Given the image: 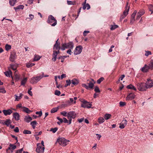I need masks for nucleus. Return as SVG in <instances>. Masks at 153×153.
Masks as SVG:
<instances>
[{
    "instance_id": "nucleus-18",
    "label": "nucleus",
    "mask_w": 153,
    "mask_h": 153,
    "mask_svg": "<svg viewBox=\"0 0 153 153\" xmlns=\"http://www.w3.org/2000/svg\"><path fill=\"white\" fill-rule=\"evenodd\" d=\"M13 117L15 120H18L19 119V114L17 112H16L13 114Z\"/></svg>"
},
{
    "instance_id": "nucleus-60",
    "label": "nucleus",
    "mask_w": 153,
    "mask_h": 153,
    "mask_svg": "<svg viewBox=\"0 0 153 153\" xmlns=\"http://www.w3.org/2000/svg\"><path fill=\"white\" fill-rule=\"evenodd\" d=\"M89 33V31H86V30H85L84 31L83 33V35L84 36H85L87 35V33Z\"/></svg>"
},
{
    "instance_id": "nucleus-20",
    "label": "nucleus",
    "mask_w": 153,
    "mask_h": 153,
    "mask_svg": "<svg viewBox=\"0 0 153 153\" xmlns=\"http://www.w3.org/2000/svg\"><path fill=\"white\" fill-rule=\"evenodd\" d=\"M22 108H23V111L29 114L32 111L26 107H22Z\"/></svg>"
},
{
    "instance_id": "nucleus-11",
    "label": "nucleus",
    "mask_w": 153,
    "mask_h": 153,
    "mask_svg": "<svg viewBox=\"0 0 153 153\" xmlns=\"http://www.w3.org/2000/svg\"><path fill=\"white\" fill-rule=\"evenodd\" d=\"M137 13V11L135 10L131 14L130 22L131 24H132L134 23L135 20V17Z\"/></svg>"
},
{
    "instance_id": "nucleus-39",
    "label": "nucleus",
    "mask_w": 153,
    "mask_h": 153,
    "mask_svg": "<svg viewBox=\"0 0 153 153\" xmlns=\"http://www.w3.org/2000/svg\"><path fill=\"white\" fill-rule=\"evenodd\" d=\"M5 48L6 51H8L11 48V46L7 44L5 45Z\"/></svg>"
},
{
    "instance_id": "nucleus-51",
    "label": "nucleus",
    "mask_w": 153,
    "mask_h": 153,
    "mask_svg": "<svg viewBox=\"0 0 153 153\" xmlns=\"http://www.w3.org/2000/svg\"><path fill=\"white\" fill-rule=\"evenodd\" d=\"M10 68L13 70L14 71H15L16 69V67L14 65H13V64H10Z\"/></svg>"
},
{
    "instance_id": "nucleus-62",
    "label": "nucleus",
    "mask_w": 153,
    "mask_h": 153,
    "mask_svg": "<svg viewBox=\"0 0 153 153\" xmlns=\"http://www.w3.org/2000/svg\"><path fill=\"white\" fill-rule=\"evenodd\" d=\"M82 87L85 88L86 89H88L89 88V87L87 85H86L85 84H83L82 85Z\"/></svg>"
},
{
    "instance_id": "nucleus-33",
    "label": "nucleus",
    "mask_w": 153,
    "mask_h": 153,
    "mask_svg": "<svg viewBox=\"0 0 153 153\" xmlns=\"http://www.w3.org/2000/svg\"><path fill=\"white\" fill-rule=\"evenodd\" d=\"M151 70H153V60L152 59L149 64Z\"/></svg>"
},
{
    "instance_id": "nucleus-26",
    "label": "nucleus",
    "mask_w": 153,
    "mask_h": 153,
    "mask_svg": "<svg viewBox=\"0 0 153 153\" xmlns=\"http://www.w3.org/2000/svg\"><path fill=\"white\" fill-rule=\"evenodd\" d=\"M129 10V6L128 8H126V9L123 12V14L125 15V16H127L128 14V12Z\"/></svg>"
},
{
    "instance_id": "nucleus-57",
    "label": "nucleus",
    "mask_w": 153,
    "mask_h": 153,
    "mask_svg": "<svg viewBox=\"0 0 153 153\" xmlns=\"http://www.w3.org/2000/svg\"><path fill=\"white\" fill-rule=\"evenodd\" d=\"M58 59L61 60V62H63L64 59L63 57L62 56H60L59 57L57 58Z\"/></svg>"
},
{
    "instance_id": "nucleus-30",
    "label": "nucleus",
    "mask_w": 153,
    "mask_h": 153,
    "mask_svg": "<svg viewBox=\"0 0 153 153\" xmlns=\"http://www.w3.org/2000/svg\"><path fill=\"white\" fill-rule=\"evenodd\" d=\"M16 0H10L9 3L11 6H13L16 2Z\"/></svg>"
},
{
    "instance_id": "nucleus-27",
    "label": "nucleus",
    "mask_w": 153,
    "mask_h": 153,
    "mask_svg": "<svg viewBox=\"0 0 153 153\" xmlns=\"http://www.w3.org/2000/svg\"><path fill=\"white\" fill-rule=\"evenodd\" d=\"M71 83L74 85H77L79 83L78 81L76 79H74L71 80Z\"/></svg>"
},
{
    "instance_id": "nucleus-25",
    "label": "nucleus",
    "mask_w": 153,
    "mask_h": 153,
    "mask_svg": "<svg viewBox=\"0 0 153 153\" xmlns=\"http://www.w3.org/2000/svg\"><path fill=\"white\" fill-rule=\"evenodd\" d=\"M111 117V114H105L104 117L105 120H108Z\"/></svg>"
},
{
    "instance_id": "nucleus-32",
    "label": "nucleus",
    "mask_w": 153,
    "mask_h": 153,
    "mask_svg": "<svg viewBox=\"0 0 153 153\" xmlns=\"http://www.w3.org/2000/svg\"><path fill=\"white\" fill-rule=\"evenodd\" d=\"M94 83L89 82L88 83V87H89V88H90L91 89L93 88V87L94 86Z\"/></svg>"
},
{
    "instance_id": "nucleus-47",
    "label": "nucleus",
    "mask_w": 153,
    "mask_h": 153,
    "mask_svg": "<svg viewBox=\"0 0 153 153\" xmlns=\"http://www.w3.org/2000/svg\"><path fill=\"white\" fill-rule=\"evenodd\" d=\"M145 52H146V53H145V55L146 56H148L149 55H151L152 54L151 51H146Z\"/></svg>"
},
{
    "instance_id": "nucleus-35",
    "label": "nucleus",
    "mask_w": 153,
    "mask_h": 153,
    "mask_svg": "<svg viewBox=\"0 0 153 153\" xmlns=\"http://www.w3.org/2000/svg\"><path fill=\"white\" fill-rule=\"evenodd\" d=\"M40 58V57L39 56L35 55L34 56V60L35 61H37L39 60Z\"/></svg>"
},
{
    "instance_id": "nucleus-40",
    "label": "nucleus",
    "mask_w": 153,
    "mask_h": 153,
    "mask_svg": "<svg viewBox=\"0 0 153 153\" xmlns=\"http://www.w3.org/2000/svg\"><path fill=\"white\" fill-rule=\"evenodd\" d=\"M104 78L103 77H100L99 79L97 81V82L98 84H100L102 81L104 80Z\"/></svg>"
},
{
    "instance_id": "nucleus-45",
    "label": "nucleus",
    "mask_w": 153,
    "mask_h": 153,
    "mask_svg": "<svg viewBox=\"0 0 153 153\" xmlns=\"http://www.w3.org/2000/svg\"><path fill=\"white\" fill-rule=\"evenodd\" d=\"M35 64L34 63H28L27 64L26 66L27 68H30L32 67Z\"/></svg>"
},
{
    "instance_id": "nucleus-55",
    "label": "nucleus",
    "mask_w": 153,
    "mask_h": 153,
    "mask_svg": "<svg viewBox=\"0 0 153 153\" xmlns=\"http://www.w3.org/2000/svg\"><path fill=\"white\" fill-rule=\"evenodd\" d=\"M6 92L5 90L2 88H0V93H5Z\"/></svg>"
},
{
    "instance_id": "nucleus-61",
    "label": "nucleus",
    "mask_w": 153,
    "mask_h": 153,
    "mask_svg": "<svg viewBox=\"0 0 153 153\" xmlns=\"http://www.w3.org/2000/svg\"><path fill=\"white\" fill-rule=\"evenodd\" d=\"M36 114H39V117H41L42 114V113L41 111H37L36 112Z\"/></svg>"
},
{
    "instance_id": "nucleus-36",
    "label": "nucleus",
    "mask_w": 153,
    "mask_h": 153,
    "mask_svg": "<svg viewBox=\"0 0 153 153\" xmlns=\"http://www.w3.org/2000/svg\"><path fill=\"white\" fill-rule=\"evenodd\" d=\"M111 27L110 28V29L111 30H113L114 29H115L117 28L118 27V26L117 25H111Z\"/></svg>"
},
{
    "instance_id": "nucleus-6",
    "label": "nucleus",
    "mask_w": 153,
    "mask_h": 153,
    "mask_svg": "<svg viewBox=\"0 0 153 153\" xmlns=\"http://www.w3.org/2000/svg\"><path fill=\"white\" fill-rule=\"evenodd\" d=\"M82 103L81 104V106L84 108H91L92 104H89V102L85 100H83L82 101H81Z\"/></svg>"
},
{
    "instance_id": "nucleus-5",
    "label": "nucleus",
    "mask_w": 153,
    "mask_h": 153,
    "mask_svg": "<svg viewBox=\"0 0 153 153\" xmlns=\"http://www.w3.org/2000/svg\"><path fill=\"white\" fill-rule=\"evenodd\" d=\"M43 76H39L36 77H34L31 78L30 80V82L32 84L36 83L41 79L43 77Z\"/></svg>"
},
{
    "instance_id": "nucleus-46",
    "label": "nucleus",
    "mask_w": 153,
    "mask_h": 153,
    "mask_svg": "<svg viewBox=\"0 0 153 153\" xmlns=\"http://www.w3.org/2000/svg\"><path fill=\"white\" fill-rule=\"evenodd\" d=\"M67 4L68 5H74L75 2L71 1H67Z\"/></svg>"
},
{
    "instance_id": "nucleus-56",
    "label": "nucleus",
    "mask_w": 153,
    "mask_h": 153,
    "mask_svg": "<svg viewBox=\"0 0 153 153\" xmlns=\"http://www.w3.org/2000/svg\"><path fill=\"white\" fill-rule=\"evenodd\" d=\"M120 106H123L126 104V103L125 102H120Z\"/></svg>"
},
{
    "instance_id": "nucleus-53",
    "label": "nucleus",
    "mask_w": 153,
    "mask_h": 153,
    "mask_svg": "<svg viewBox=\"0 0 153 153\" xmlns=\"http://www.w3.org/2000/svg\"><path fill=\"white\" fill-rule=\"evenodd\" d=\"M120 125L119 128L121 129L124 128L126 126L125 125L122 124L121 123L120 124Z\"/></svg>"
},
{
    "instance_id": "nucleus-13",
    "label": "nucleus",
    "mask_w": 153,
    "mask_h": 153,
    "mask_svg": "<svg viewBox=\"0 0 153 153\" xmlns=\"http://www.w3.org/2000/svg\"><path fill=\"white\" fill-rule=\"evenodd\" d=\"M144 13L145 12L144 10H140L137 13L136 17V20H138L140 18L141 16L143 15Z\"/></svg>"
},
{
    "instance_id": "nucleus-16",
    "label": "nucleus",
    "mask_w": 153,
    "mask_h": 153,
    "mask_svg": "<svg viewBox=\"0 0 153 153\" xmlns=\"http://www.w3.org/2000/svg\"><path fill=\"white\" fill-rule=\"evenodd\" d=\"M16 58V54L14 53H11L9 59L10 60L11 62H14Z\"/></svg>"
},
{
    "instance_id": "nucleus-12",
    "label": "nucleus",
    "mask_w": 153,
    "mask_h": 153,
    "mask_svg": "<svg viewBox=\"0 0 153 153\" xmlns=\"http://www.w3.org/2000/svg\"><path fill=\"white\" fill-rule=\"evenodd\" d=\"M135 97V95L132 93L129 94L126 98V100H131L134 99Z\"/></svg>"
},
{
    "instance_id": "nucleus-14",
    "label": "nucleus",
    "mask_w": 153,
    "mask_h": 153,
    "mask_svg": "<svg viewBox=\"0 0 153 153\" xmlns=\"http://www.w3.org/2000/svg\"><path fill=\"white\" fill-rule=\"evenodd\" d=\"M58 39L56 41L55 44L54 45L53 49L59 51L60 48V43L58 42Z\"/></svg>"
},
{
    "instance_id": "nucleus-64",
    "label": "nucleus",
    "mask_w": 153,
    "mask_h": 153,
    "mask_svg": "<svg viewBox=\"0 0 153 153\" xmlns=\"http://www.w3.org/2000/svg\"><path fill=\"white\" fill-rule=\"evenodd\" d=\"M63 122L65 123H68V120L66 119V118L65 117H64L63 118Z\"/></svg>"
},
{
    "instance_id": "nucleus-43",
    "label": "nucleus",
    "mask_w": 153,
    "mask_h": 153,
    "mask_svg": "<svg viewBox=\"0 0 153 153\" xmlns=\"http://www.w3.org/2000/svg\"><path fill=\"white\" fill-rule=\"evenodd\" d=\"M58 130V128L56 127L54 128H51L50 131H52L53 133H55Z\"/></svg>"
},
{
    "instance_id": "nucleus-49",
    "label": "nucleus",
    "mask_w": 153,
    "mask_h": 153,
    "mask_svg": "<svg viewBox=\"0 0 153 153\" xmlns=\"http://www.w3.org/2000/svg\"><path fill=\"white\" fill-rule=\"evenodd\" d=\"M94 91L96 92L99 93L100 92L99 87L97 86H96L94 89Z\"/></svg>"
},
{
    "instance_id": "nucleus-54",
    "label": "nucleus",
    "mask_w": 153,
    "mask_h": 153,
    "mask_svg": "<svg viewBox=\"0 0 153 153\" xmlns=\"http://www.w3.org/2000/svg\"><path fill=\"white\" fill-rule=\"evenodd\" d=\"M60 92L58 90H56L55 92V94L57 96H59L60 94Z\"/></svg>"
},
{
    "instance_id": "nucleus-8",
    "label": "nucleus",
    "mask_w": 153,
    "mask_h": 153,
    "mask_svg": "<svg viewBox=\"0 0 153 153\" xmlns=\"http://www.w3.org/2000/svg\"><path fill=\"white\" fill-rule=\"evenodd\" d=\"M76 114L74 111H70L67 114L68 118L74 119L76 117Z\"/></svg>"
},
{
    "instance_id": "nucleus-21",
    "label": "nucleus",
    "mask_w": 153,
    "mask_h": 153,
    "mask_svg": "<svg viewBox=\"0 0 153 153\" xmlns=\"http://www.w3.org/2000/svg\"><path fill=\"white\" fill-rule=\"evenodd\" d=\"M4 73L5 75L8 77H10V75L11 77L13 78L12 76V73L10 70H9L8 71L5 72Z\"/></svg>"
},
{
    "instance_id": "nucleus-44",
    "label": "nucleus",
    "mask_w": 153,
    "mask_h": 153,
    "mask_svg": "<svg viewBox=\"0 0 153 153\" xmlns=\"http://www.w3.org/2000/svg\"><path fill=\"white\" fill-rule=\"evenodd\" d=\"M149 10L151 12V14L153 13V6L152 4H150L149 6Z\"/></svg>"
},
{
    "instance_id": "nucleus-41",
    "label": "nucleus",
    "mask_w": 153,
    "mask_h": 153,
    "mask_svg": "<svg viewBox=\"0 0 153 153\" xmlns=\"http://www.w3.org/2000/svg\"><path fill=\"white\" fill-rule=\"evenodd\" d=\"M58 109L57 108H53L51 110V113H54L56 112Z\"/></svg>"
},
{
    "instance_id": "nucleus-23",
    "label": "nucleus",
    "mask_w": 153,
    "mask_h": 153,
    "mask_svg": "<svg viewBox=\"0 0 153 153\" xmlns=\"http://www.w3.org/2000/svg\"><path fill=\"white\" fill-rule=\"evenodd\" d=\"M24 8V6L22 5H19L16 7H14V9L16 11L18 10L23 9Z\"/></svg>"
},
{
    "instance_id": "nucleus-50",
    "label": "nucleus",
    "mask_w": 153,
    "mask_h": 153,
    "mask_svg": "<svg viewBox=\"0 0 153 153\" xmlns=\"http://www.w3.org/2000/svg\"><path fill=\"white\" fill-rule=\"evenodd\" d=\"M10 148L11 147H12V148H11V149H12L13 150L15 149L16 147V146L14 145L13 144H10Z\"/></svg>"
},
{
    "instance_id": "nucleus-3",
    "label": "nucleus",
    "mask_w": 153,
    "mask_h": 153,
    "mask_svg": "<svg viewBox=\"0 0 153 153\" xmlns=\"http://www.w3.org/2000/svg\"><path fill=\"white\" fill-rule=\"evenodd\" d=\"M47 22L51 24L53 22V23L51 24V26H54L57 24V21L54 17L51 15H49L48 16Z\"/></svg>"
},
{
    "instance_id": "nucleus-52",
    "label": "nucleus",
    "mask_w": 153,
    "mask_h": 153,
    "mask_svg": "<svg viewBox=\"0 0 153 153\" xmlns=\"http://www.w3.org/2000/svg\"><path fill=\"white\" fill-rule=\"evenodd\" d=\"M121 123L126 126L127 125V121L126 120H122Z\"/></svg>"
},
{
    "instance_id": "nucleus-59",
    "label": "nucleus",
    "mask_w": 153,
    "mask_h": 153,
    "mask_svg": "<svg viewBox=\"0 0 153 153\" xmlns=\"http://www.w3.org/2000/svg\"><path fill=\"white\" fill-rule=\"evenodd\" d=\"M23 148L17 150L16 153H22L23 151Z\"/></svg>"
},
{
    "instance_id": "nucleus-19",
    "label": "nucleus",
    "mask_w": 153,
    "mask_h": 153,
    "mask_svg": "<svg viewBox=\"0 0 153 153\" xmlns=\"http://www.w3.org/2000/svg\"><path fill=\"white\" fill-rule=\"evenodd\" d=\"M24 120L26 122L29 123L30 121L32 120V119L31 117L28 115L25 117Z\"/></svg>"
},
{
    "instance_id": "nucleus-1",
    "label": "nucleus",
    "mask_w": 153,
    "mask_h": 153,
    "mask_svg": "<svg viewBox=\"0 0 153 153\" xmlns=\"http://www.w3.org/2000/svg\"><path fill=\"white\" fill-rule=\"evenodd\" d=\"M57 141L60 145L63 146H65L68 144L69 141L64 137H61L58 139L57 140Z\"/></svg>"
},
{
    "instance_id": "nucleus-10",
    "label": "nucleus",
    "mask_w": 153,
    "mask_h": 153,
    "mask_svg": "<svg viewBox=\"0 0 153 153\" xmlns=\"http://www.w3.org/2000/svg\"><path fill=\"white\" fill-rule=\"evenodd\" d=\"M147 81V82L146 83L147 89L150 88L153 86V82L149 79H148Z\"/></svg>"
},
{
    "instance_id": "nucleus-48",
    "label": "nucleus",
    "mask_w": 153,
    "mask_h": 153,
    "mask_svg": "<svg viewBox=\"0 0 153 153\" xmlns=\"http://www.w3.org/2000/svg\"><path fill=\"white\" fill-rule=\"evenodd\" d=\"M11 148L9 147L8 149L6 150V152L7 153H12L13 151L11 150Z\"/></svg>"
},
{
    "instance_id": "nucleus-22",
    "label": "nucleus",
    "mask_w": 153,
    "mask_h": 153,
    "mask_svg": "<svg viewBox=\"0 0 153 153\" xmlns=\"http://www.w3.org/2000/svg\"><path fill=\"white\" fill-rule=\"evenodd\" d=\"M11 123V121L10 119H7L4 121V125H6L8 126Z\"/></svg>"
},
{
    "instance_id": "nucleus-29",
    "label": "nucleus",
    "mask_w": 153,
    "mask_h": 153,
    "mask_svg": "<svg viewBox=\"0 0 153 153\" xmlns=\"http://www.w3.org/2000/svg\"><path fill=\"white\" fill-rule=\"evenodd\" d=\"M36 124L37 122L35 121H33L30 123L31 125L32 126L33 128L34 129H35L36 127Z\"/></svg>"
},
{
    "instance_id": "nucleus-24",
    "label": "nucleus",
    "mask_w": 153,
    "mask_h": 153,
    "mask_svg": "<svg viewBox=\"0 0 153 153\" xmlns=\"http://www.w3.org/2000/svg\"><path fill=\"white\" fill-rule=\"evenodd\" d=\"M127 88L129 89H133L134 91H136V88L133 85L130 84L127 86Z\"/></svg>"
},
{
    "instance_id": "nucleus-63",
    "label": "nucleus",
    "mask_w": 153,
    "mask_h": 153,
    "mask_svg": "<svg viewBox=\"0 0 153 153\" xmlns=\"http://www.w3.org/2000/svg\"><path fill=\"white\" fill-rule=\"evenodd\" d=\"M14 74L16 79H18L19 78V76L17 75V71H15V72Z\"/></svg>"
},
{
    "instance_id": "nucleus-15",
    "label": "nucleus",
    "mask_w": 153,
    "mask_h": 153,
    "mask_svg": "<svg viewBox=\"0 0 153 153\" xmlns=\"http://www.w3.org/2000/svg\"><path fill=\"white\" fill-rule=\"evenodd\" d=\"M149 69H150L149 65H145L144 66L141 68V71L143 72H146L148 71Z\"/></svg>"
},
{
    "instance_id": "nucleus-7",
    "label": "nucleus",
    "mask_w": 153,
    "mask_h": 153,
    "mask_svg": "<svg viewBox=\"0 0 153 153\" xmlns=\"http://www.w3.org/2000/svg\"><path fill=\"white\" fill-rule=\"evenodd\" d=\"M45 149L44 147H42L40 143L37 144V147L36 149V152L38 153H43Z\"/></svg>"
},
{
    "instance_id": "nucleus-34",
    "label": "nucleus",
    "mask_w": 153,
    "mask_h": 153,
    "mask_svg": "<svg viewBox=\"0 0 153 153\" xmlns=\"http://www.w3.org/2000/svg\"><path fill=\"white\" fill-rule=\"evenodd\" d=\"M27 80V78H25L21 81V85H24Z\"/></svg>"
},
{
    "instance_id": "nucleus-38",
    "label": "nucleus",
    "mask_w": 153,
    "mask_h": 153,
    "mask_svg": "<svg viewBox=\"0 0 153 153\" xmlns=\"http://www.w3.org/2000/svg\"><path fill=\"white\" fill-rule=\"evenodd\" d=\"M23 133L24 134H31V131L29 130H25L23 131Z\"/></svg>"
},
{
    "instance_id": "nucleus-58",
    "label": "nucleus",
    "mask_w": 153,
    "mask_h": 153,
    "mask_svg": "<svg viewBox=\"0 0 153 153\" xmlns=\"http://www.w3.org/2000/svg\"><path fill=\"white\" fill-rule=\"evenodd\" d=\"M86 0H85V2L82 4V5H83L82 9L84 10H85L86 8V6H85V5L86 4Z\"/></svg>"
},
{
    "instance_id": "nucleus-9",
    "label": "nucleus",
    "mask_w": 153,
    "mask_h": 153,
    "mask_svg": "<svg viewBox=\"0 0 153 153\" xmlns=\"http://www.w3.org/2000/svg\"><path fill=\"white\" fill-rule=\"evenodd\" d=\"M82 47L81 45L77 46L74 51V54L76 55L79 54L82 52Z\"/></svg>"
},
{
    "instance_id": "nucleus-4",
    "label": "nucleus",
    "mask_w": 153,
    "mask_h": 153,
    "mask_svg": "<svg viewBox=\"0 0 153 153\" xmlns=\"http://www.w3.org/2000/svg\"><path fill=\"white\" fill-rule=\"evenodd\" d=\"M137 89L140 91H144L147 89L146 83H138L137 84Z\"/></svg>"
},
{
    "instance_id": "nucleus-31",
    "label": "nucleus",
    "mask_w": 153,
    "mask_h": 153,
    "mask_svg": "<svg viewBox=\"0 0 153 153\" xmlns=\"http://www.w3.org/2000/svg\"><path fill=\"white\" fill-rule=\"evenodd\" d=\"M98 122L100 124L104 122V119L102 117H100L98 119Z\"/></svg>"
},
{
    "instance_id": "nucleus-42",
    "label": "nucleus",
    "mask_w": 153,
    "mask_h": 153,
    "mask_svg": "<svg viewBox=\"0 0 153 153\" xmlns=\"http://www.w3.org/2000/svg\"><path fill=\"white\" fill-rule=\"evenodd\" d=\"M67 112L66 111H63L60 112V114L64 117H67Z\"/></svg>"
},
{
    "instance_id": "nucleus-2",
    "label": "nucleus",
    "mask_w": 153,
    "mask_h": 153,
    "mask_svg": "<svg viewBox=\"0 0 153 153\" xmlns=\"http://www.w3.org/2000/svg\"><path fill=\"white\" fill-rule=\"evenodd\" d=\"M74 48V44L72 42H69L67 43H64L62 45V47L61 48L62 50H64L65 48L72 49Z\"/></svg>"
},
{
    "instance_id": "nucleus-17",
    "label": "nucleus",
    "mask_w": 153,
    "mask_h": 153,
    "mask_svg": "<svg viewBox=\"0 0 153 153\" xmlns=\"http://www.w3.org/2000/svg\"><path fill=\"white\" fill-rule=\"evenodd\" d=\"M2 112L4 113V115L5 116L10 115L13 112L12 110L10 109L7 110H3Z\"/></svg>"
},
{
    "instance_id": "nucleus-28",
    "label": "nucleus",
    "mask_w": 153,
    "mask_h": 153,
    "mask_svg": "<svg viewBox=\"0 0 153 153\" xmlns=\"http://www.w3.org/2000/svg\"><path fill=\"white\" fill-rule=\"evenodd\" d=\"M23 95V94H19V96H17V95H15L14 96H15V98H16V101H19V100L21 99V98H22V96Z\"/></svg>"
},
{
    "instance_id": "nucleus-37",
    "label": "nucleus",
    "mask_w": 153,
    "mask_h": 153,
    "mask_svg": "<svg viewBox=\"0 0 153 153\" xmlns=\"http://www.w3.org/2000/svg\"><path fill=\"white\" fill-rule=\"evenodd\" d=\"M59 51H53V56L57 57V56L58 53H59Z\"/></svg>"
}]
</instances>
